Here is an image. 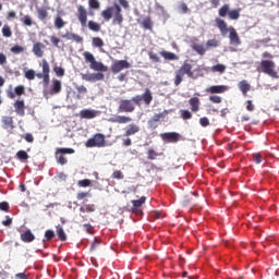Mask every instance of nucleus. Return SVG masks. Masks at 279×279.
Instances as JSON below:
<instances>
[{"label": "nucleus", "mask_w": 279, "mask_h": 279, "mask_svg": "<svg viewBox=\"0 0 279 279\" xmlns=\"http://www.w3.org/2000/svg\"><path fill=\"white\" fill-rule=\"evenodd\" d=\"M216 27H218L219 32L222 34V36H226L229 32V39L230 45H234L235 47H239L241 45V37H239V33H236V29L234 27L228 28V23L226 21L221 20L220 17H217L215 20Z\"/></svg>", "instance_id": "1"}, {"label": "nucleus", "mask_w": 279, "mask_h": 279, "mask_svg": "<svg viewBox=\"0 0 279 279\" xmlns=\"http://www.w3.org/2000/svg\"><path fill=\"white\" fill-rule=\"evenodd\" d=\"M121 7L119 4H114L113 7H108L106 10L101 11L100 16H102L104 21H110L112 19L113 14V20L112 24L113 25H119V27L123 26V14L121 13Z\"/></svg>", "instance_id": "2"}, {"label": "nucleus", "mask_w": 279, "mask_h": 279, "mask_svg": "<svg viewBox=\"0 0 279 279\" xmlns=\"http://www.w3.org/2000/svg\"><path fill=\"white\" fill-rule=\"evenodd\" d=\"M185 75H187V77L194 76L193 65L186 61L174 72V85L180 86Z\"/></svg>", "instance_id": "3"}, {"label": "nucleus", "mask_w": 279, "mask_h": 279, "mask_svg": "<svg viewBox=\"0 0 279 279\" xmlns=\"http://www.w3.org/2000/svg\"><path fill=\"white\" fill-rule=\"evenodd\" d=\"M257 71L259 73H265V75H269V77H272L274 80L279 78L278 72H276V62L271 60H262Z\"/></svg>", "instance_id": "4"}, {"label": "nucleus", "mask_w": 279, "mask_h": 279, "mask_svg": "<svg viewBox=\"0 0 279 279\" xmlns=\"http://www.w3.org/2000/svg\"><path fill=\"white\" fill-rule=\"evenodd\" d=\"M218 14L221 19H226L228 16L230 21H239V19H241V8L230 10V4L225 3L218 10Z\"/></svg>", "instance_id": "5"}, {"label": "nucleus", "mask_w": 279, "mask_h": 279, "mask_svg": "<svg viewBox=\"0 0 279 279\" xmlns=\"http://www.w3.org/2000/svg\"><path fill=\"white\" fill-rule=\"evenodd\" d=\"M83 56L85 58V62L89 63V69L93 71H100V73H106L108 71V65L98 62L93 53L85 51Z\"/></svg>", "instance_id": "6"}, {"label": "nucleus", "mask_w": 279, "mask_h": 279, "mask_svg": "<svg viewBox=\"0 0 279 279\" xmlns=\"http://www.w3.org/2000/svg\"><path fill=\"white\" fill-rule=\"evenodd\" d=\"M41 69L43 73H35V77H38V80H43L44 86H49L50 76L49 73H51V69L49 68V62L46 61V59L41 60Z\"/></svg>", "instance_id": "7"}, {"label": "nucleus", "mask_w": 279, "mask_h": 279, "mask_svg": "<svg viewBox=\"0 0 279 279\" xmlns=\"http://www.w3.org/2000/svg\"><path fill=\"white\" fill-rule=\"evenodd\" d=\"M106 145V135L101 133H96L93 137L87 140L85 146L88 148L93 147H104Z\"/></svg>", "instance_id": "8"}, {"label": "nucleus", "mask_w": 279, "mask_h": 279, "mask_svg": "<svg viewBox=\"0 0 279 279\" xmlns=\"http://www.w3.org/2000/svg\"><path fill=\"white\" fill-rule=\"evenodd\" d=\"M64 154H75L73 148H57L54 153L56 160L58 165L64 166L69 160L64 157Z\"/></svg>", "instance_id": "9"}, {"label": "nucleus", "mask_w": 279, "mask_h": 279, "mask_svg": "<svg viewBox=\"0 0 279 279\" xmlns=\"http://www.w3.org/2000/svg\"><path fill=\"white\" fill-rule=\"evenodd\" d=\"M20 232V239L23 243H34L36 241V235L33 234L31 229L23 230V227L16 229Z\"/></svg>", "instance_id": "10"}, {"label": "nucleus", "mask_w": 279, "mask_h": 279, "mask_svg": "<svg viewBox=\"0 0 279 279\" xmlns=\"http://www.w3.org/2000/svg\"><path fill=\"white\" fill-rule=\"evenodd\" d=\"M76 19L78 20V23H81L83 27H86L88 23V10H86L85 5H82V4L77 5Z\"/></svg>", "instance_id": "11"}, {"label": "nucleus", "mask_w": 279, "mask_h": 279, "mask_svg": "<svg viewBox=\"0 0 279 279\" xmlns=\"http://www.w3.org/2000/svg\"><path fill=\"white\" fill-rule=\"evenodd\" d=\"M169 114V111L165 110L160 113H155L149 120H148V128L150 130H156L158 128V124L160 123V119H165Z\"/></svg>", "instance_id": "12"}, {"label": "nucleus", "mask_w": 279, "mask_h": 279, "mask_svg": "<svg viewBox=\"0 0 279 279\" xmlns=\"http://www.w3.org/2000/svg\"><path fill=\"white\" fill-rule=\"evenodd\" d=\"M119 112H134L136 110V106L130 99H122L119 102L118 107Z\"/></svg>", "instance_id": "13"}, {"label": "nucleus", "mask_w": 279, "mask_h": 279, "mask_svg": "<svg viewBox=\"0 0 279 279\" xmlns=\"http://www.w3.org/2000/svg\"><path fill=\"white\" fill-rule=\"evenodd\" d=\"M130 66L132 65L130 62H128V60H118L111 65V72L117 75V73H121L123 69H130Z\"/></svg>", "instance_id": "14"}, {"label": "nucleus", "mask_w": 279, "mask_h": 279, "mask_svg": "<svg viewBox=\"0 0 279 279\" xmlns=\"http://www.w3.org/2000/svg\"><path fill=\"white\" fill-rule=\"evenodd\" d=\"M22 95H25V86L19 85L12 90V88L7 89V97L9 99H16L17 97H21Z\"/></svg>", "instance_id": "15"}, {"label": "nucleus", "mask_w": 279, "mask_h": 279, "mask_svg": "<svg viewBox=\"0 0 279 279\" xmlns=\"http://www.w3.org/2000/svg\"><path fill=\"white\" fill-rule=\"evenodd\" d=\"M101 114V111L95 109H83L80 111L81 119H95Z\"/></svg>", "instance_id": "16"}, {"label": "nucleus", "mask_w": 279, "mask_h": 279, "mask_svg": "<svg viewBox=\"0 0 279 279\" xmlns=\"http://www.w3.org/2000/svg\"><path fill=\"white\" fill-rule=\"evenodd\" d=\"M82 80L85 82H101L104 80V73H92V74H81Z\"/></svg>", "instance_id": "17"}, {"label": "nucleus", "mask_w": 279, "mask_h": 279, "mask_svg": "<svg viewBox=\"0 0 279 279\" xmlns=\"http://www.w3.org/2000/svg\"><path fill=\"white\" fill-rule=\"evenodd\" d=\"M37 19L41 21V23H46V21H49V8H37Z\"/></svg>", "instance_id": "18"}, {"label": "nucleus", "mask_w": 279, "mask_h": 279, "mask_svg": "<svg viewBox=\"0 0 279 279\" xmlns=\"http://www.w3.org/2000/svg\"><path fill=\"white\" fill-rule=\"evenodd\" d=\"M1 123H2L3 130H9V131L14 130V118H12L11 116L2 117Z\"/></svg>", "instance_id": "19"}, {"label": "nucleus", "mask_w": 279, "mask_h": 279, "mask_svg": "<svg viewBox=\"0 0 279 279\" xmlns=\"http://www.w3.org/2000/svg\"><path fill=\"white\" fill-rule=\"evenodd\" d=\"M161 138L168 143H178V141H180V134L177 132H168L161 134Z\"/></svg>", "instance_id": "20"}, {"label": "nucleus", "mask_w": 279, "mask_h": 279, "mask_svg": "<svg viewBox=\"0 0 279 279\" xmlns=\"http://www.w3.org/2000/svg\"><path fill=\"white\" fill-rule=\"evenodd\" d=\"M228 90V86L226 85H213L207 89V93L210 95H221Z\"/></svg>", "instance_id": "21"}, {"label": "nucleus", "mask_w": 279, "mask_h": 279, "mask_svg": "<svg viewBox=\"0 0 279 279\" xmlns=\"http://www.w3.org/2000/svg\"><path fill=\"white\" fill-rule=\"evenodd\" d=\"M13 108L20 117H25V100H16L13 104Z\"/></svg>", "instance_id": "22"}, {"label": "nucleus", "mask_w": 279, "mask_h": 279, "mask_svg": "<svg viewBox=\"0 0 279 279\" xmlns=\"http://www.w3.org/2000/svg\"><path fill=\"white\" fill-rule=\"evenodd\" d=\"M138 132H141V126L132 123L125 128L124 136H134V134H138Z\"/></svg>", "instance_id": "23"}, {"label": "nucleus", "mask_w": 279, "mask_h": 279, "mask_svg": "<svg viewBox=\"0 0 279 279\" xmlns=\"http://www.w3.org/2000/svg\"><path fill=\"white\" fill-rule=\"evenodd\" d=\"M61 38H65L66 40H73L74 43H84V38L82 36L70 32L61 35Z\"/></svg>", "instance_id": "24"}, {"label": "nucleus", "mask_w": 279, "mask_h": 279, "mask_svg": "<svg viewBox=\"0 0 279 279\" xmlns=\"http://www.w3.org/2000/svg\"><path fill=\"white\" fill-rule=\"evenodd\" d=\"M60 93H62V82L52 80V87L49 90V95H60Z\"/></svg>", "instance_id": "25"}, {"label": "nucleus", "mask_w": 279, "mask_h": 279, "mask_svg": "<svg viewBox=\"0 0 279 279\" xmlns=\"http://www.w3.org/2000/svg\"><path fill=\"white\" fill-rule=\"evenodd\" d=\"M131 202L133 204L132 213H134L135 215H138V209L143 206V204H145V202H147V197L142 196L140 199H135Z\"/></svg>", "instance_id": "26"}, {"label": "nucleus", "mask_w": 279, "mask_h": 279, "mask_svg": "<svg viewBox=\"0 0 279 279\" xmlns=\"http://www.w3.org/2000/svg\"><path fill=\"white\" fill-rule=\"evenodd\" d=\"M189 105L192 112H199V106H202V101L197 97H192L189 99Z\"/></svg>", "instance_id": "27"}, {"label": "nucleus", "mask_w": 279, "mask_h": 279, "mask_svg": "<svg viewBox=\"0 0 279 279\" xmlns=\"http://www.w3.org/2000/svg\"><path fill=\"white\" fill-rule=\"evenodd\" d=\"M43 49H45V45H43V43H37L33 46V53H35L37 58H43L45 56Z\"/></svg>", "instance_id": "28"}, {"label": "nucleus", "mask_w": 279, "mask_h": 279, "mask_svg": "<svg viewBox=\"0 0 279 279\" xmlns=\"http://www.w3.org/2000/svg\"><path fill=\"white\" fill-rule=\"evenodd\" d=\"M142 101H144L146 106H149L151 101H154V96L151 95V90H149V88H146L142 95Z\"/></svg>", "instance_id": "29"}, {"label": "nucleus", "mask_w": 279, "mask_h": 279, "mask_svg": "<svg viewBox=\"0 0 279 279\" xmlns=\"http://www.w3.org/2000/svg\"><path fill=\"white\" fill-rule=\"evenodd\" d=\"M146 156L148 160H157L158 156H165L163 153H158L154 148H148L146 151Z\"/></svg>", "instance_id": "30"}, {"label": "nucleus", "mask_w": 279, "mask_h": 279, "mask_svg": "<svg viewBox=\"0 0 279 279\" xmlns=\"http://www.w3.org/2000/svg\"><path fill=\"white\" fill-rule=\"evenodd\" d=\"M239 88L243 95H247L252 86L250 85V83H247V81L244 80L239 83Z\"/></svg>", "instance_id": "31"}, {"label": "nucleus", "mask_w": 279, "mask_h": 279, "mask_svg": "<svg viewBox=\"0 0 279 279\" xmlns=\"http://www.w3.org/2000/svg\"><path fill=\"white\" fill-rule=\"evenodd\" d=\"M111 121H112V123H130V122H132V118L126 117V116H117Z\"/></svg>", "instance_id": "32"}, {"label": "nucleus", "mask_w": 279, "mask_h": 279, "mask_svg": "<svg viewBox=\"0 0 279 279\" xmlns=\"http://www.w3.org/2000/svg\"><path fill=\"white\" fill-rule=\"evenodd\" d=\"M192 49H193V51H196V53H198V56H205L206 50H207L204 47V45H201V44H193Z\"/></svg>", "instance_id": "33"}, {"label": "nucleus", "mask_w": 279, "mask_h": 279, "mask_svg": "<svg viewBox=\"0 0 279 279\" xmlns=\"http://www.w3.org/2000/svg\"><path fill=\"white\" fill-rule=\"evenodd\" d=\"M95 210H97L95 204H86L80 207V213H95Z\"/></svg>", "instance_id": "34"}, {"label": "nucleus", "mask_w": 279, "mask_h": 279, "mask_svg": "<svg viewBox=\"0 0 279 279\" xmlns=\"http://www.w3.org/2000/svg\"><path fill=\"white\" fill-rule=\"evenodd\" d=\"M2 36L4 38H12V27L8 24H4L1 29Z\"/></svg>", "instance_id": "35"}, {"label": "nucleus", "mask_w": 279, "mask_h": 279, "mask_svg": "<svg viewBox=\"0 0 279 279\" xmlns=\"http://www.w3.org/2000/svg\"><path fill=\"white\" fill-rule=\"evenodd\" d=\"M87 27L90 32H101V25L95 21H89Z\"/></svg>", "instance_id": "36"}, {"label": "nucleus", "mask_w": 279, "mask_h": 279, "mask_svg": "<svg viewBox=\"0 0 279 279\" xmlns=\"http://www.w3.org/2000/svg\"><path fill=\"white\" fill-rule=\"evenodd\" d=\"M160 56L163 57L165 60H178V56L175 53L166 50H162Z\"/></svg>", "instance_id": "37"}, {"label": "nucleus", "mask_w": 279, "mask_h": 279, "mask_svg": "<svg viewBox=\"0 0 279 279\" xmlns=\"http://www.w3.org/2000/svg\"><path fill=\"white\" fill-rule=\"evenodd\" d=\"M142 27L144 29H153L154 23L151 22V17L147 16L142 22Z\"/></svg>", "instance_id": "38"}, {"label": "nucleus", "mask_w": 279, "mask_h": 279, "mask_svg": "<svg viewBox=\"0 0 279 279\" xmlns=\"http://www.w3.org/2000/svg\"><path fill=\"white\" fill-rule=\"evenodd\" d=\"M64 25H66V22H64V20L62 19V16L58 15L54 19V27L57 29H62V27H64Z\"/></svg>", "instance_id": "39"}, {"label": "nucleus", "mask_w": 279, "mask_h": 279, "mask_svg": "<svg viewBox=\"0 0 279 279\" xmlns=\"http://www.w3.org/2000/svg\"><path fill=\"white\" fill-rule=\"evenodd\" d=\"M10 51L11 53H14V56H19V53H25V47L15 45L11 47Z\"/></svg>", "instance_id": "40"}, {"label": "nucleus", "mask_w": 279, "mask_h": 279, "mask_svg": "<svg viewBox=\"0 0 279 279\" xmlns=\"http://www.w3.org/2000/svg\"><path fill=\"white\" fill-rule=\"evenodd\" d=\"M93 181L90 179H84V180H80L77 181V186H80V189H88V186H92Z\"/></svg>", "instance_id": "41"}, {"label": "nucleus", "mask_w": 279, "mask_h": 279, "mask_svg": "<svg viewBox=\"0 0 279 279\" xmlns=\"http://www.w3.org/2000/svg\"><path fill=\"white\" fill-rule=\"evenodd\" d=\"M88 197H93V195L90 194V192H78L76 194V199L78 202H84V199L88 198Z\"/></svg>", "instance_id": "42"}, {"label": "nucleus", "mask_w": 279, "mask_h": 279, "mask_svg": "<svg viewBox=\"0 0 279 279\" xmlns=\"http://www.w3.org/2000/svg\"><path fill=\"white\" fill-rule=\"evenodd\" d=\"M180 114H181V119H183V121H189V119H193V113H191V111H189L186 109L180 110Z\"/></svg>", "instance_id": "43"}, {"label": "nucleus", "mask_w": 279, "mask_h": 279, "mask_svg": "<svg viewBox=\"0 0 279 279\" xmlns=\"http://www.w3.org/2000/svg\"><path fill=\"white\" fill-rule=\"evenodd\" d=\"M213 73H226V65L218 63L211 66Z\"/></svg>", "instance_id": "44"}, {"label": "nucleus", "mask_w": 279, "mask_h": 279, "mask_svg": "<svg viewBox=\"0 0 279 279\" xmlns=\"http://www.w3.org/2000/svg\"><path fill=\"white\" fill-rule=\"evenodd\" d=\"M21 23H23V25H26V27H32V25H34V22L32 21V16L29 15H24L21 19Z\"/></svg>", "instance_id": "45"}, {"label": "nucleus", "mask_w": 279, "mask_h": 279, "mask_svg": "<svg viewBox=\"0 0 279 279\" xmlns=\"http://www.w3.org/2000/svg\"><path fill=\"white\" fill-rule=\"evenodd\" d=\"M218 46H219V40L217 39H208L206 41V49L217 48Z\"/></svg>", "instance_id": "46"}, {"label": "nucleus", "mask_w": 279, "mask_h": 279, "mask_svg": "<svg viewBox=\"0 0 279 279\" xmlns=\"http://www.w3.org/2000/svg\"><path fill=\"white\" fill-rule=\"evenodd\" d=\"M88 5L90 10H99L101 8L99 0H88Z\"/></svg>", "instance_id": "47"}, {"label": "nucleus", "mask_w": 279, "mask_h": 279, "mask_svg": "<svg viewBox=\"0 0 279 279\" xmlns=\"http://www.w3.org/2000/svg\"><path fill=\"white\" fill-rule=\"evenodd\" d=\"M57 234L60 241H66V233L64 232V229L62 227H57Z\"/></svg>", "instance_id": "48"}, {"label": "nucleus", "mask_w": 279, "mask_h": 279, "mask_svg": "<svg viewBox=\"0 0 279 279\" xmlns=\"http://www.w3.org/2000/svg\"><path fill=\"white\" fill-rule=\"evenodd\" d=\"M92 45H93V47L101 48V47H104V39H101L100 37H94L92 39Z\"/></svg>", "instance_id": "49"}, {"label": "nucleus", "mask_w": 279, "mask_h": 279, "mask_svg": "<svg viewBox=\"0 0 279 279\" xmlns=\"http://www.w3.org/2000/svg\"><path fill=\"white\" fill-rule=\"evenodd\" d=\"M56 238V232L51 229L46 230L44 241H51Z\"/></svg>", "instance_id": "50"}, {"label": "nucleus", "mask_w": 279, "mask_h": 279, "mask_svg": "<svg viewBox=\"0 0 279 279\" xmlns=\"http://www.w3.org/2000/svg\"><path fill=\"white\" fill-rule=\"evenodd\" d=\"M24 76L26 77V80H29V81L36 80V71L27 70L25 71Z\"/></svg>", "instance_id": "51"}, {"label": "nucleus", "mask_w": 279, "mask_h": 279, "mask_svg": "<svg viewBox=\"0 0 279 279\" xmlns=\"http://www.w3.org/2000/svg\"><path fill=\"white\" fill-rule=\"evenodd\" d=\"M112 180H123L125 178V175H123V172L121 170H116L112 174H111Z\"/></svg>", "instance_id": "52"}, {"label": "nucleus", "mask_w": 279, "mask_h": 279, "mask_svg": "<svg viewBox=\"0 0 279 279\" xmlns=\"http://www.w3.org/2000/svg\"><path fill=\"white\" fill-rule=\"evenodd\" d=\"M99 245H101V241L95 239L90 245L89 252H97Z\"/></svg>", "instance_id": "53"}, {"label": "nucleus", "mask_w": 279, "mask_h": 279, "mask_svg": "<svg viewBox=\"0 0 279 279\" xmlns=\"http://www.w3.org/2000/svg\"><path fill=\"white\" fill-rule=\"evenodd\" d=\"M16 156H17L19 160H27L29 158V155L25 150L17 151Z\"/></svg>", "instance_id": "54"}, {"label": "nucleus", "mask_w": 279, "mask_h": 279, "mask_svg": "<svg viewBox=\"0 0 279 279\" xmlns=\"http://www.w3.org/2000/svg\"><path fill=\"white\" fill-rule=\"evenodd\" d=\"M178 9L180 10V12L182 14H187L189 12V5L186 4V2H181L179 5H178Z\"/></svg>", "instance_id": "55"}, {"label": "nucleus", "mask_w": 279, "mask_h": 279, "mask_svg": "<svg viewBox=\"0 0 279 279\" xmlns=\"http://www.w3.org/2000/svg\"><path fill=\"white\" fill-rule=\"evenodd\" d=\"M199 125H202V128H208L210 120L207 117H203L199 119Z\"/></svg>", "instance_id": "56"}, {"label": "nucleus", "mask_w": 279, "mask_h": 279, "mask_svg": "<svg viewBox=\"0 0 279 279\" xmlns=\"http://www.w3.org/2000/svg\"><path fill=\"white\" fill-rule=\"evenodd\" d=\"M53 71L58 77H64V70L62 66H54Z\"/></svg>", "instance_id": "57"}, {"label": "nucleus", "mask_w": 279, "mask_h": 279, "mask_svg": "<svg viewBox=\"0 0 279 279\" xmlns=\"http://www.w3.org/2000/svg\"><path fill=\"white\" fill-rule=\"evenodd\" d=\"M132 104H136V106H141V102L143 101L142 95H136L131 99Z\"/></svg>", "instance_id": "58"}, {"label": "nucleus", "mask_w": 279, "mask_h": 279, "mask_svg": "<svg viewBox=\"0 0 279 279\" xmlns=\"http://www.w3.org/2000/svg\"><path fill=\"white\" fill-rule=\"evenodd\" d=\"M8 64V57L5 53L0 52V66H5Z\"/></svg>", "instance_id": "59"}, {"label": "nucleus", "mask_w": 279, "mask_h": 279, "mask_svg": "<svg viewBox=\"0 0 279 279\" xmlns=\"http://www.w3.org/2000/svg\"><path fill=\"white\" fill-rule=\"evenodd\" d=\"M149 56V60H151L153 62H160V57H158V54H156V52H148Z\"/></svg>", "instance_id": "60"}, {"label": "nucleus", "mask_w": 279, "mask_h": 279, "mask_svg": "<svg viewBox=\"0 0 279 279\" xmlns=\"http://www.w3.org/2000/svg\"><path fill=\"white\" fill-rule=\"evenodd\" d=\"M76 90L80 93V95H86L88 93V89L84 85L76 86Z\"/></svg>", "instance_id": "61"}, {"label": "nucleus", "mask_w": 279, "mask_h": 279, "mask_svg": "<svg viewBox=\"0 0 279 279\" xmlns=\"http://www.w3.org/2000/svg\"><path fill=\"white\" fill-rule=\"evenodd\" d=\"M0 210H3L4 213H8L10 210V204L8 202H1L0 203Z\"/></svg>", "instance_id": "62"}, {"label": "nucleus", "mask_w": 279, "mask_h": 279, "mask_svg": "<svg viewBox=\"0 0 279 279\" xmlns=\"http://www.w3.org/2000/svg\"><path fill=\"white\" fill-rule=\"evenodd\" d=\"M209 101H211L213 104H221L222 99L220 96L214 95L209 97Z\"/></svg>", "instance_id": "63"}, {"label": "nucleus", "mask_w": 279, "mask_h": 279, "mask_svg": "<svg viewBox=\"0 0 279 279\" xmlns=\"http://www.w3.org/2000/svg\"><path fill=\"white\" fill-rule=\"evenodd\" d=\"M50 43L53 45V47H59L60 45V38L56 37V36H51L50 37Z\"/></svg>", "instance_id": "64"}]
</instances>
